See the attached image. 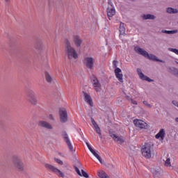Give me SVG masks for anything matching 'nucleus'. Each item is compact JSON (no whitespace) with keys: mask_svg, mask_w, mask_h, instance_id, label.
I'll return each mask as SVG.
<instances>
[{"mask_svg":"<svg viewBox=\"0 0 178 178\" xmlns=\"http://www.w3.org/2000/svg\"><path fill=\"white\" fill-rule=\"evenodd\" d=\"M26 99L31 102L32 105H37V98L35 97V93L32 90L27 91Z\"/></svg>","mask_w":178,"mask_h":178,"instance_id":"nucleus-5","label":"nucleus"},{"mask_svg":"<svg viewBox=\"0 0 178 178\" xmlns=\"http://www.w3.org/2000/svg\"><path fill=\"white\" fill-rule=\"evenodd\" d=\"M178 32L177 30H173V31H166V30H162L161 33H164L165 34H176Z\"/></svg>","mask_w":178,"mask_h":178,"instance_id":"nucleus-26","label":"nucleus"},{"mask_svg":"<svg viewBox=\"0 0 178 178\" xmlns=\"http://www.w3.org/2000/svg\"><path fill=\"white\" fill-rule=\"evenodd\" d=\"M167 13H170V14H172V13H178V10L177 9H175L173 8H167Z\"/></svg>","mask_w":178,"mask_h":178,"instance_id":"nucleus-25","label":"nucleus"},{"mask_svg":"<svg viewBox=\"0 0 178 178\" xmlns=\"http://www.w3.org/2000/svg\"><path fill=\"white\" fill-rule=\"evenodd\" d=\"M120 35H126V28L124 27V23L121 22L120 24Z\"/></svg>","mask_w":178,"mask_h":178,"instance_id":"nucleus-20","label":"nucleus"},{"mask_svg":"<svg viewBox=\"0 0 178 178\" xmlns=\"http://www.w3.org/2000/svg\"><path fill=\"white\" fill-rule=\"evenodd\" d=\"M114 72L116 79H118L120 83H123V74H122V70L119 67H117Z\"/></svg>","mask_w":178,"mask_h":178,"instance_id":"nucleus-12","label":"nucleus"},{"mask_svg":"<svg viewBox=\"0 0 178 178\" xmlns=\"http://www.w3.org/2000/svg\"><path fill=\"white\" fill-rule=\"evenodd\" d=\"M113 67H115V69L118 68V60H113Z\"/></svg>","mask_w":178,"mask_h":178,"instance_id":"nucleus-36","label":"nucleus"},{"mask_svg":"<svg viewBox=\"0 0 178 178\" xmlns=\"http://www.w3.org/2000/svg\"><path fill=\"white\" fill-rule=\"evenodd\" d=\"M99 138H102V134L99 135Z\"/></svg>","mask_w":178,"mask_h":178,"instance_id":"nucleus-46","label":"nucleus"},{"mask_svg":"<svg viewBox=\"0 0 178 178\" xmlns=\"http://www.w3.org/2000/svg\"><path fill=\"white\" fill-rule=\"evenodd\" d=\"M45 168L48 169L49 172H52L53 173H55V175H57L58 177H65V174H63L59 169L56 168V167L47 163L45 164Z\"/></svg>","mask_w":178,"mask_h":178,"instance_id":"nucleus-3","label":"nucleus"},{"mask_svg":"<svg viewBox=\"0 0 178 178\" xmlns=\"http://www.w3.org/2000/svg\"><path fill=\"white\" fill-rule=\"evenodd\" d=\"M13 162L17 169H18L19 171L23 170V162H22L20 159L17 158L13 161Z\"/></svg>","mask_w":178,"mask_h":178,"instance_id":"nucleus-17","label":"nucleus"},{"mask_svg":"<svg viewBox=\"0 0 178 178\" xmlns=\"http://www.w3.org/2000/svg\"><path fill=\"white\" fill-rule=\"evenodd\" d=\"M83 94L86 103L88 104L90 106H93L94 103L92 102V99L91 98V96L84 91H83Z\"/></svg>","mask_w":178,"mask_h":178,"instance_id":"nucleus-13","label":"nucleus"},{"mask_svg":"<svg viewBox=\"0 0 178 178\" xmlns=\"http://www.w3.org/2000/svg\"><path fill=\"white\" fill-rule=\"evenodd\" d=\"M134 124H135L136 127H138L139 129H148V124L141 120H134Z\"/></svg>","mask_w":178,"mask_h":178,"instance_id":"nucleus-9","label":"nucleus"},{"mask_svg":"<svg viewBox=\"0 0 178 178\" xmlns=\"http://www.w3.org/2000/svg\"><path fill=\"white\" fill-rule=\"evenodd\" d=\"M90 121L92 124L95 127V130L97 134H101V128H99V126L98 124H97V122H95V120H94L92 118H90Z\"/></svg>","mask_w":178,"mask_h":178,"instance_id":"nucleus-19","label":"nucleus"},{"mask_svg":"<svg viewBox=\"0 0 178 178\" xmlns=\"http://www.w3.org/2000/svg\"><path fill=\"white\" fill-rule=\"evenodd\" d=\"M97 175L99 178H109L108 175L104 170L98 171Z\"/></svg>","mask_w":178,"mask_h":178,"instance_id":"nucleus-23","label":"nucleus"},{"mask_svg":"<svg viewBox=\"0 0 178 178\" xmlns=\"http://www.w3.org/2000/svg\"><path fill=\"white\" fill-rule=\"evenodd\" d=\"M115 15H116V10H115V7L111 6L107 8V16L109 20H111V17H113Z\"/></svg>","mask_w":178,"mask_h":178,"instance_id":"nucleus-14","label":"nucleus"},{"mask_svg":"<svg viewBox=\"0 0 178 178\" xmlns=\"http://www.w3.org/2000/svg\"><path fill=\"white\" fill-rule=\"evenodd\" d=\"M169 51L171 52H174V54H176V55H178V49H174V48H169Z\"/></svg>","mask_w":178,"mask_h":178,"instance_id":"nucleus-32","label":"nucleus"},{"mask_svg":"<svg viewBox=\"0 0 178 178\" xmlns=\"http://www.w3.org/2000/svg\"><path fill=\"white\" fill-rule=\"evenodd\" d=\"M134 51L135 52H136V54H138V55H142V56H144V58H147V59H149V60H154V62H161V63H165V61L159 59L158 57H156V56L154 54H148L147 51L141 49L139 46L135 47Z\"/></svg>","mask_w":178,"mask_h":178,"instance_id":"nucleus-1","label":"nucleus"},{"mask_svg":"<svg viewBox=\"0 0 178 178\" xmlns=\"http://www.w3.org/2000/svg\"><path fill=\"white\" fill-rule=\"evenodd\" d=\"M83 64L88 69L92 70L94 69V58L92 57L85 58L83 60Z\"/></svg>","mask_w":178,"mask_h":178,"instance_id":"nucleus-6","label":"nucleus"},{"mask_svg":"<svg viewBox=\"0 0 178 178\" xmlns=\"http://www.w3.org/2000/svg\"><path fill=\"white\" fill-rule=\"evenodd\" d=\"M172 104H173V105H175V106H177V108H178V102L177 101L173 100Z\"/></svg>","mask_w":178,"mask_h":178,"instance_id":"nucleus-38","label":"nucleus"},{"mask_svg":"<svg viewBox=\"0 0 178 178\" xmlns=\"http://www.w3.org/2000/svg\"><path fill=\"white\" fill-rule=\"evenodd\" d=\"M38 126L40 127H43L44 129H47L49 130L52 129V125H51L49 122H47L46 121H42V120L39 121Z\"/></svg>","mask_w":178,"mask_h":178,"instance_id":"nucleus-16","label":"nucleus"},{"mask_svg":"<svg viewBox=\"0 0 178 178\" xmlns=\"http://www.w3.org/2000/svg\"><path fill=\"white\" fill-rule=\"evenodd\" d=\"M55 161L57 163H58V165H63V161H62L60 159H56Z\"/></svg>","mask_w":178,"mask_h":178,"instance_id":"nucleus-35","label":"nucleus"},{"mask_svg":"<svg viewBox=\"0 0 178 178\" xmlns=\"http://www.w3.org/2000/svg\"><path fill=\"white\" fill-rule=\"evenodd\" d=\"M111 137H112L114 141H116V143H119V144H123V143H124V139H123V137H122V136L120 135L111 134Z\"/></svg>","mask_w":178,"mask_h":178,"instance_id":"nucleus-15","label":"nucleus"},{"mask_svg":"<svg viewBox=\"0 0 178 178\" xmlns=\"http://www.w3.org/2000/svg\"><path fill=\"white\" fill-rule=\"evenodd\" d=\"M92 86L95 87V90L97 92H99L101 91V83H99V81L98 80V78L95 76V75H92L91 76Z\"/></svg>","mask_w":178,"mask_h":178,"instance_id":"nucleus-8","label":"nucleus"},{"mask_svg":"<svg viewBox=\"0 0 178 178\" xmlns=\"http://www.w3.org/2000/svg\"><path fill=\"white\" fill-rule=\"evenodd\" d=\"M74 169L77 175H79V176H81V172H80V170L79 169V168H77L76 166H74Z\"/></svg>","mask_w":178,"mask_h":178,"instance_id":"nucleus-34","label":"nucleus"},{"mask_svg":"<svg viewBox=\"0 0 178 178\" xmlns=\"http://www.w3.org/2000/svg\"><path fill=\"white\" fill-rule=\"evenodd\" d=\"M97 159H98L99 162H100L101 163H102V159H101V156H98L96 157Z\"/></svg>","mask_w":178,"mask_h":178,"instance_id":"nucleus-41","label":"nucleus"},{"mask_svg":"<svg viewBox=\"0 0 178 178\" xmlns=\"http://www.w3.org/2000/svg\"><path fill=\"white\" fill-rule=\"evenodd\" d=\"M155 138L157 140H160V141H162L165 138V134H156Z\"/></svg>","mask_w":178,"mask_h":178,"instance_id":"nucleus-28","label":"nucleus"},{"mask_svg":"<svg viewBox=\"0 0 178 178\" xmlns=\"http://www.w3.org/2000/svg\"><path fill=\"white\" fill-rule=\"evenodd\" d=\"M127 99L128 101H130V102H131V99H133L131 97H130L129 96H127Z\"/></svg>","mask_w":178,"mask_h":178,"instance_id":"nucleus-42","label":"nucleus"},{"mask_svg":"<svg viewBox=\"0 0 178 178\" xmlns=\"http://www.w3.org/2000/svg\"><path fill=\"white\" fill-rule=\"evenodd\" d=\"M175 122H177L178 123V118H177L175 119Z\"/></svg>","mask_w":178,"mask_h":178,"instance_id":"nucleus-45","label":"nucleus"},{"mask_svg":"<svg viewBox=\"0 0 178 178\" xmlns=\"http://www.w3.org/2000/svg\"><path fill=\"white\" fill-rule=\"evenodd\" d=\"M169 51L171 52H174V54H176V55H178V49H174V48H169Z\"/></svg>","mask_w":178,"mask_h":178,"instance_id":"nucleus-31","label":"nucleus"},{"mask_svg":"<svg viewBox=\"0 0 178 178\" xmlns=\"http://www.w3.org/2000/svg\"><path fill=\"white\" fill-rule=\"evenodd\" d=\"M156 17L154 15L147 14L143 15L144 20H154Z\"/></svg>","mask_w":178,"mask_h":178,"instance_id":"nucleus-22","label":"nucleus"},{"mask_svg":"<svg viewBox=\"0 0 178 178\" xmlns=\"http://www.w3.org/2000/svg\"><path fill=\"white\" fill-rule=\"evenodd\" d=\"M81 138H83L84 143H86V145H87L89 151H90L91 153H92L93 151H95V150L93 149L92 147H91V145H90V143H88V140H87V139H86L84 138V135H81Z\"/></svg>","mask_w":178,"mask_h":178,"instance_id":"nucleus-21","label":"nucleus"},{"mask_svg":"<svg viewBox=\"0 0 178 178\" xmlns=\"http://www.w3.org/2000/svg\"><path fill=\"white\" fill-rule=\"evenodd\" d=\"M81 176H83V177H86V178H88L89 176H88V174L85 172L83 170H81Z\"/></svg>","mask_w":178,"mask_h":178,"instance_id":"nucleus-30","label":"nucleus"},{"mask_svg":"<svg viewBox=\"0 0 178 178\" xmlns=\"http://www.w3.org/2000/svg\"><path fill=\"white\" fill-rule=\"evenodd\" d=\"M143 105H145V106H147V108H152V105H151L147 101H143Z\"/></svg>","mask_w":178,"mask_h":178,"instance_id":"nucleus-33","label":"nucleus"},{"mask_svg":"<svg viewBox=\"0 0 178 178\" xmlns=\"http://www.w3.org/2000/svg\"><path fill=\"white\" fill-rule=\"evenodd\" d=\"M150 172H152V175L154 176V177H159L161 175V171L155 170V168H151Z\"/></svg>","mask_w":178,"mask_h":178,"instance_id":"nucleus-24","label":"nucleus"},{"mask_svg":"<svg viewBox=\"0 0 178 178\" xmlns=\"http://www.w3.org/2000/svg\"><path fill=\"white\" fill-rule=\"evenodd\" d=\"M73 40L76 48H80L81 47V44H83V40L80 38V36L74 35Z\"/></svg>","mask_w":178,"mask_h":178,"instance_id":"nucleus-18","label":"nucleus"},{"mask_svg":"<svg viewBox=\"0 0 178 178\" xmlns=\"http://www.w3.org/2000/svg\"><path fill=\"white\" fill-rule=\"evenodd\" d=\"M131 104H133L134 105H137V101L134 100V99H131Z\"/></svg>","mask_w":178,"mask_h":178,"instance_id":"nucleus-39","label":"nucleus"},{"mask_svg":"<svg viewBox=\"0 0 178 178\" xmlns=\"http://www.w3.org/2000/svg\"><path fill=\"white\" fill-rule=\"evenodd\" d=\"M92 154V155H94V156H95V158H97L99 156L98 154H97V152H95V150L93 151Z\"/></svg>","mask_w":178,"mask_h":178,"instance_id":"nucleus-40","label":"nucleus"},{"mask_svg":"<svg viewBox=\"0 0 178 178\" xmlns=\"http://www.w3.org/2000/svg\"><path fill=\"white\" fill-rule=\"evenodd\" d=\"M137 73H138L140 79H141V80H144L145 81H148L149 83L154 81V80L151 79L149 77H148V76H145L144 74H143L141 69L138 68Z\"/></svg>","mask_w":178,"mask_h":178,"instance_id":"nucleus-11","label":"nucleus"},{"mask_svg":"<svg viewBox=\"0 0 178 178\" xmlns=\"http://www.w3.org/2000/svg\"><path fill=\"white\" fill-rule=\"evenodd\" d=\"M65 49L70 60H72V59H77V58H79V54L76 52V49L72 47L70 41L68 40V39L65 40Z\"/></svg>","mask_w":178,"mask_h":178,"instance_id":"nucleus-2","label":"nucleus"},{"mask_svg":"<svg viewBox=\"0 0 178 178\" xmlns=\"http://www.w3.org/2000/svg\"><path fill=\"white\" fill-rule=\"evenodd\" d=\"M5 2H7V3H8V2H10V0H4Z\"/></svg>","mask_w":178,"mask_h":178,"instance_id":"nucleus-44","label":"nucleus"},{"mask_svg":"<svg viewBox=\"0 0 178 178\" xmlns=\"http://www.w3.org/2000/svg\"><path fill=\"white\" fill-rule=\"evenodd\" d=\"M59 115L61 123H66V122H67V111H66V110L60 109Z\"/></svg>","mask_w":178,"mask_h":178,"instance_id":"nucleus-10","label":"nucleus"},{"mask_svg":"<svg viewBox=\"0 0 178 178\" xmlns=\"http://www.w3.org/2000/svg\"><path fill=\"white\" fill-rule=\"evenodd\" d=\"M141 152L143 156H145L147 159H149L151 158V145L145 143L141 149Z\"/></svg>","mask_w":178,"mask_h":178,"instance_id":"nucleus-4","label":"nucleus"},{"mask_svg":"<svg viewBox=\"0 0 178 178\" xmlns=\"http://www.w3.org/2000/svg\"><path fill=\"white\" fill-rule=\"evenodd\" d=\"M63 138H64V141H65V143H66L70 152H72V154H74V152H76V149H74V147H73V145L72 144V142L70 141V138H69V136L67 134H64Z\"/></svg>","mask_w":178,"mask_h":178,"instance_id":"nucleus-7","label":"nucleus"},{"mask_svg":"<svg viewBox=\"0 0 178 178\" xmlns=\"http://www.w3.org/2000/svg\"><path fill=\"white\" fill-rule=\"evenodd\" d=\"M165 166H166L167 168L172 166V164H170V159L168 158L166 159L165 162Z\"/></svg>","mask_w":178,"mask_h":178,"instance_id":"nucleus-29","label":"nucleus"},{"mask_svg":"<svg viewBox=\"0 0 178 178\" xmlns=\"http://www.w3.org/2000/svg\"><path fill=\"white\" fill-rule=\"evenodd\" d=\"M157 134H165V129H161Z\"/></svg>","mask_w":178,"mask_h":178,"instance_id":"nucleus-37","label":"nucleus"},{"mask_svg":"<svg viewBox=\"0 0 178 178\" xmlns=\"http://www.w3.org/2000/svg\"><path fill=\"white\" fill-rule=\"evenodd\" d=\"M78 166H81V163H80V162L78 161Z\"/></svg>","mask_w":178,"mask_h":178,"instance_id":"nucleus-43","label":"nucleus"},{"mask_svg":"<svg viewBox=\"0 0 178 178\" xmlns=\"http://www.w3.org/2000/svg\"><path fill=\"white\" fill-rule=\"evenodd\" d=\"M45 77L47 83H51V81H52V77H51V75H49V73L45 72Z\"/></svg>","mask_w":178,"mask_h":178,"instance_id":"nucleus-27","label":"nucleus"}]
</instances>
